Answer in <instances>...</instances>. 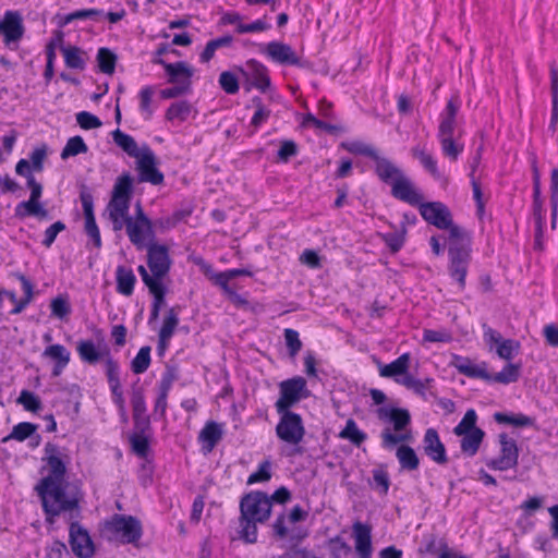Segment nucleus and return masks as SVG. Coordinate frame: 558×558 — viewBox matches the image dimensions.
Wrapping results in <instances>:
<instances>
[{"instance_id":"1","label":"nucleus","mask_w":558,"mask_h":558,"mask_svg":"<svg viewBox=\"0 0 558 558\" xmlns=\"http://www.w3.org/2000/svg\"><path fill=\"white\" fill-rule=\"evenodd\" d=\"M132 195V177L129 173L118 177L113 185L111 198L107 205V211L112 222V229L121 231L125 227L130 241L138 248H142L147 245V241L154 240L155 230H153V221L150 219L142 221L129 216Z\"/></svg>"},{"instance_id":"2","label":"nucleus","mask_w":558,"mask_h":558,"mask_svg":"<svg viewBox=\"0 0 558 558\" xmlns=\"http://www.w3.org/2000/svg\"><path fill=\"white\" fill-rule=\"evenodd\" d=\"M271 513V499L264 492H251L240 501L239 534L248 544L257 541V524L266 522Z\"/></svg>"},{"instance_id":"3","label":"nucleus","mask_w":558,"mask_h":558,"mask_svg":"<svg viewBox=\"0 0 558 558\" xmlns=\"http://www.w3.org/2000/svg\"><path fill=\"white\" fill-rule=\"evenodd\" d=\"M35 490L40 497L47 521L52 522L54 517L62 512H71L78 509L80 498L76 493L69 490V483L56 482L48 486L36 485Z\"/></svg>"},{"instance_id":"4","label":"nucleus","mask_w":558,"mask_h":558,"mask_svg":"<svg viewBox=\"0 0 558 558\" xmlns=\"http://www.w3.org/2000/svg\"><path fill=\"white\" fill-rule=\"evenodd\" d=\"M460 100L457 96H453L448 100L444 111L439 116L437 138L440 143L444 156L451 161H456L464 149L463 144L460 143L458 136H456Z\"/></svg>"},{"instance_id":"5","label":"nucleus","mask_w":558,"mask_h":558,"mask_svg":"<svg viewBox=\"0 0 558 558\" xmlns=\"http://www.w3.org/2000/svg\"><path fill=\"white\" fill-rule=\"evenodd\" d=\"M378 420L385 423H391L395 433L390 427L384 428L380 434L381 445L386 449H391L397 444L412 440V434L407 427L411 423V415L407 409L381 407L376 410Z\"/></svg>"},{"instance_id":"6","label":"nucleus","mask_w":558,"mask_h":558,"mask_svg":"<svg viewBox=\"0 0 558 558\" xmlns=\"http://www.w3.org/2000/svg\"><path fill=\"white\" fill-rule=\"evenodd\" d=\"M40 472L43 477L37 485L48 486L56 482L66 481V470L70 463V457L64 448L56 444L47 442L44 447Z\"/></svg>"},{"instance_id":"7","label":"nucleus","mask_w":558,"mask_h":558,"mask_svg":"<svg viewBox=\"0 0 558 558\" xmlns=\"http://www.w3.org/2000/svg\"><path fill=\"white\" fill-rule=\"evenodd\" d=\"M448 271L451 279L456 280L459 289L465 288V278L471 263V240L469 234L450 240L448 247Z\"/></svg>"},{"instance_id":"8","label":"nucleus","mask_w":558,"mask_h":558,"mask_svg":"<svg viewBox=\"0 0 558 558\" xmlns=\"http://www.w3.org/2000/svg\"><path fill=\"white\" fill-rule=\"evenodd\" d=\"M280 420L276 426V435L283 442L292 446L288 456L302 454L303 450L299 447L305 435V427L300 414L292 411L277 412Z\"/></svg>"},{"instance_id":"9","label":"nucleus","mask_w":558,"mask_h":558,"mask_svg":"<svg viewBox=\"0 0 558 558\" xmlns=\"http://www.w3.org/2000/svg\"><path fill=\"white\" fill-rule=\"evenodd\" d=\"M418 206L420 214L428 223L449 231V241L466 234L465 230L452 222L451 213L445 204L440 202H421Z\"/></svg>"},{"instance_id":"10","label":"nucleus","mask_w":558,"mask_h":558,"mask_svg":"<svg viewBox=\"0 0 558 558\" xmlns=\"http://www.w3.org/2000/svg\"><path fill=\"white\" fill-rule=\"evenodd\" d=\"M280 397L276 401L277 412L290 411L303 398L308 396L306 380L303 377H293L280 383Z\"/></svg>"},{"instance_id":"11","label":"nucleus","mask_w":558,"mask_h":558,"mask_svg":"<svg viewBox=\"0 0 558 558\" xmlns=\"http://www.w3.org/2000/svg\"><path fill=\"white\" fill-rule=\"evenodd\" d=\"M107 530L121 537L123 543H135L142 537L141 521L133 515L114 514L107 522Z\"/></svg>"},{"instance_id":"12","label":"nucleus","mask_w":558,"mask_h":558,"mask_svg":"<svg viewBox=\"0 0 558 558\" xmlns=\"http://www.w3.org/2000/svg\"><path fill=\"white\" fill-rule=\"evenodd\" d=\"M0 34L3 35L5 47L11 50L17 49L19 43L25 34L23 17L19 11H5L0 22Z\"/></svg>"},{"instance_id":"13","label":"nucleus","mask_w":558,"mask_h":558,"mask_svg":"<svg viewBox=\"0 0 558 558\" xmlns=\"http://www.w3.org/2000/svg\"><path fill=\"white\" fill-rule=\"evenodd\" d=\"M260 53L280 65H294L303 68L304 64L293 48L283 41H269L259 46Z\"/></svg>"},{"instance_id":"14","label":"nucleus","mask_w":558,"mask_h":558,"mask_svg":"<svg viewBox=\"0 0 558 558\" xmlns=\"http://www.w3.org/2000/svg\"><path fill=\"white\" fill-rule=\"evenodd\" d=\"M500 456L487 462V466L493 470L506 471L518 465L519 450L514 439L509 438L507 434L499 435Z\"/></svg>"},{"instance_id":"15","label":"nucleus","mask_w":558,"mask_h":558,"mask_svg":"<svg viewBox=\"0 0 558 558\" xmlns=\"http://www.w3.org/2000/svg\"><path fill=\"white\" fill-rule=\"evenodd\" d=\"M157 161L154 151L147 146H143V153L136 157V169L141 182H149L154 185L163 182V174L157 169Z\"/></svg>"},{"instance_id":"16","label":"nucleus","mask_w":558,"mask_h":558,"mask_svg":"<svg viewBox=\"0 0 558 558\" xmlns=\"http://www.w3.org/2000/svg\"><path fill=\"white\" fill-rule=\"evenodd\" d=\"M147 257L151 274L162 282L163 277L169 272L171 266L167 246L156 243L147 245Z\"/></svg>"},{"instance_id":"17","label":"nucleus","mask_w":558,"mask_h":558,"mask_svg":"<svg viewBox=\"0 0 558 558\" xmlns=\"http://www.w3.org/2000/svg\"><path fill=\"white\" fill-rule=\"evenodd\" d=\"M70 545L73 554L80 558H89L94 555V544L88 532L78 523L70 525Z\"/></svg>"},{"instance_id":"18","label":"nucleus","mask_w":558,"mask_h":558,"mask_svg":"<svg viewBox=\"0 0 558 558\" xmlns=\"http://www.w3.org/2000/svg\"><path fill=\"white\" fill-rule=\"evenodd\" d=\"M80 198L85 217V232L93 240L94 245L99 248L101 246V238L94 215L93 195L84 187L80 194Z\"/></svg>"},{"instance_id":"19","label":"nucleus","mask_w":558,"mask_h":558,"mask_svg":"<svg viewBox=\"0 0 558 558\" xmlns=\"http://www.w3.org/2000/svg\"><path fill=\"white\" fill-rule=\"evenodd\" d=\"M484 338L489 343L490 348L493 345L496 347L498 356L507 361L511 360L520 348L519 342L511 339H502L499 332L489 327L485 329Z\"/></svg>"},{"instance_id":"20","label":"nucleus","mask_w":558,"mask_h":558,"mask_svg":"<svg viewBox=\"0 0 558 558\" xmlns=\"http://www.w3.org/2000/svg\"><path fill=\"white\" fill-rule=\"evenodd\" d=\"M355 543V551L359 558H372V527L368 524L356 521L352 525Z\"/></svg>"},{"instance_id":"21","label":"nucleus","mask_w":558,"mask_h":558,"mask_svg":"<svg viewBox=\"0 0 558 558\" xmlns=\"http://www.w3.org/2000/svg\"><path fill=\"white\" fill-rule=\"evenodd\" d=\"M391 194L410 205H420L423 197L415 190L413 183L403 173L391 183Z\"/></svg>"},{"instance_id":"22","label":"nucleus","mask_w":558,"mask_h":558,"mask_svg":"<svg viewBox=\"0 0 558 558\" xmlns=\"http://www.w3.org/2000/svg\"><path fill=\"white\" fill-rule=\"evenodd\" d=\"M423 447L425 453L436 463L445 464L447 462L446 449L440 441L438 433L434 428H428L424 435Z\"/></svg>"},{"instance_id":"23","label":"nucleus","mask_w":558,"mask_h":558,"mask_svg":"<svg viewBox=\"0 0 558 558\" xmlns=\"http://www.w3.org/2000/svg\"><path fill=\"white\" fill-rule=\"evenodd\" d=\"M158 62L163 65L170 83L184 84L186 86L191 85L193 70L185 62L180 61L175 63H166L162 60H159Z\"/></svg>"},{"instance_id":"24","label":"nucleus","mask_w":558,"mask_h":558,"mask_svg":"<svg viewBox=\"0 0 558 558\" xmlns=\"http://www.w3.org/2000/svg\"><path fill=\"white\" fill-rule=\"evenodd\" d=\"M45 357L53 360L52 376L58 377L70 362V351L62 344H51L47 347L43 353Z\"/></svg>"},{"instance_id":"25","label":"nucleus","mask_w":558,"mask_h":558,"mask_svg":"<svg viewBox=\"0 0 558 558\" xmlns=\"http://www.w3.org/2000/svg\"><path fill=\"white\" fill-rule=\"evenodd\" d=\"M451 365L460 374L465 375L468 377L490 380V374H488L485 368L474 365L472 361L468 357L453 355Z\"/></svg>"},{"instance_id":"26","label":"nucleus","mask_w":558,"mask_h":558,"mask_svg":"<svg viewBox=\"0 0 558 558\" xmlns=\"http://www.w3.org/2000/svg\"><path fill=\"white\" fill-rule=\"evenodd\" d=\"M410 353H403L389 364L379 365V375L385 378H392L397 383V378L405 375L410 367Z\"/></svg>"},{"instance_id":"27","label":"nucleus","mask_w":558,"mask_h":558,"mask_svg":"<svg viewBox=\"0 0 558 558\" xmlns=\"http://www.w3.org/2000/svg\"><path fill=\"white\" fill-rule=\"evenodd\" d=\"M117 291L125 296H130L134 291L136 277L131 268L118 266L116 270Z\"/></svg>"},{"instance_id":"28","label":"nucleus","mask_w":558,"mask_h":558,"mask_svg":"<svg viewBox=\"0 0 558 558\" xmlns=\"http://www.w3.org/2000/svg\"><path fill=\"white\" fill-rule=\"evenodd\" d=\"M222 426L214 421L206 423L199 433V440L204 448L210 452L222 437Z\"/></svg>"},{"instance_id":"29","label":"nucleus","mask_w":558,"mask_h":558,"mask_svg":"<svg viewBox=\"0 0 558 558\" xmlns=\"http://www.w3.org/2000/svg\"><path fill=\"white\" fill-rule=\"evenodd\" d=\"M376 162L375 171L380 180L391 183L397 180L403 172L393 165L389 159L381 157L377 154V158L373 159Z\"/></svg>"},{"instance_id":"30","label":"nucleus","mask_w":558,"mask_h":558,"mask_svg":"<svg viewBox=\"0 0 558 558\" xmlns=\"http://www.w3.org/2000/svg\"><path fill=\"white\" fill-rule=\"evenodd\" d=\"M112 140L114 144L130 157L136 158L143 153V146L138 148L135 140L131 135L122 132L120 129L112 132Z\"/></svg>"},{"instance_id":"31","label":"nucleus","mask_w":558,"mask_h":558,"mask_svg":"<svg viewBox=\"0 0 558 558\" xmlns=\"http://www.w3.org/2000/svg\"><path fill=\"white\" fill-rule=\"evenodd\" d=\"M247 68L251 71L252 84L262 92H265L270 86L267 68L256 60H250Z\"/></svg>"},{"instance_id":"32","label":"nucleus","mask_w":558,"mask_h":558,"mask_svg":"<svg viewBox=\"0 0 558 558\" xmlns=\"http://www.w3.org/2000/svg\"><path fill=\"white\" fill-rule=\"evenodd\" d=\"M411 155L413 158L417 159L421 165L432 174L436 180L441 179V173L438 170L437 161L435 158L428 154L425 147L416 145L412 147Z\"/></svg>"},{"instance_id":"33","label":"nucleus","mask_w":558,"mask_h":558,"mask_svg":"<svg viewBox=\"0 0 558 558\" xmlns=\"http://www.w3.org/2000/svg\"><path fill=\"white\" fill-rule=\"evenodd\" d=\"M179 325V312L175 307H171L163 319V324L159 330L160 344H168Z\"/></svg>"},{"instance_id":"34","label":"nucleus","mask_w":558,"mask_h":558,"mask_svg":"<svg viewBox=\"0 0 558 558\" xmlns=\"http://www.w3.org/2000/svg\"><path fill=\"white\" fill-rule=\"evenodd\" d=\"M484 436H485V433L481 428L473 429V432H471V433L461 435L462 452L470 457H473L477 452V450L483 441Z\"/></svg>"},{"instance_id":"35","label":"nucleus","mask_w":558,"mask_h":558,"mask_svg":"<svg viewBox=\"0 0 558 558\" xmlns=\"http://www.w3.org/2000/svg\"><path fill=\"white\" fill-rule=\"evenodd\" d=\"M401 469L407 471H415L420 465V460L414 449L407 445H401L396 452Z\"/></svg>"},{"instance_id":"36","label":"nucleus","mask_w":558,"mask_h":558,"mask_svg":"<svg viewBox=\"0 0 558 558\" xmlns=\"http://www.w3.org/2000/svg\"><path fill=\"white\" fill-rule=\"evenodd\" d=\"M550 92H551V117L550 128L555 129L558 123V65L550 64Z\"/></svg>"},{"instance_id":"37","label":"nucleus","mask_w":558,"mask_h":558,"mask_svg":"<svg viewBox=\"0 0 558 558\" xmlns=\"http://www.w3.org/2000/svg\"><path fill=\"white\" fill-rule=\"evenodd\" d=\"M339 437L351 441L356 447H360L367 438L366 434L357 427L353 418H349L345 422V426L339 433Z\"/></svg>"},{"instance_id":"38","label":"nucleus","mask_w":558,"mask_h":558,"mask_svg":"<svg viewBox=\"0 0 558 558\" xmlns=\"http://www.w3.org/2000/svg\"><path fill=\"white\" fill-rule=\"evenodd\" d=\"M61 51L68 68L76 70L85 69L86 62L80 48L74 46H62Z\"/></svg>"},{"instance_id":"39","label":"nucleus","mask_w":558,"mask_h":558,"mask_svg":"<svg viewBox=\"0 0 558 558\" xmlns=\"http://www.w3.org/2000/svg\"><path fill=\"white\" fill-rule=\"evenodd\" d=\"M494 420L499 424H508L515 427L532 426L534 424V420L532 417L522 413L508 414L504 412H496L494 414Z\"/></svg>"},{"instance_id":"40","label":"nucleus","mask_w":558,"mask_h":558,"mask_svg":"<svg viewBox=\"0 0 558 558\" xmlns=\"http://www.w3.org/2000/svg\"><path fill=\"white\" fill-rule=\"evenodd\" d=\"M76 350L81 360L88 364H96L101 357V352L96 348L92 340L80 341Z\"/></svg>"},{"instance_id":"41","label":"nucleus","mask_w":558,"mask_h":558,"mask_svg":"<svg viewBox=\"0 0 558 558\" xmlns=\"http://www.w3.org/2000/svg\"><path fill=\"white\" fill-rule=\"evenodd\" d=\"M520 364H507L500 372L490 375L489 381H495L504 385L515 383L520 377Z\"/></svg>"},{"instance_id":"42","label":"nucleus","mask_w":558,"mask_h":558,"mask_svg":"<svg viewBox=\"0 0 558 558\" xmlns=\"http://www.w3.org/2000/svg\"><path fill=\"white\" fill-rule=\"evenodd\" d=\"M37 430V425L29 422H22L13 426L12 432L2 438V442H7L9 440H17L24 441L25 439L32 437Z\"/></svg>"},{"instance_id":"43","label":"nucleus","mask_w":558,"mask_h":558,"mask_svg":"<svg viewBox=\"0 0 558 558\" xmlns=\"http://www.w3.org/2000/svg\"><path fill=\"white\" fill-rule=\"evenodd\" d=\"M430 379L426 378L425 380H421L415 378L412 374L407 371L405 375H402L400 378H397V384L404 386L407 389L412 390L418 396L424 397L427 385L429 384Z\"/></svg>"},{"instance_id":"44","label":"nucleus","mask_w":558,"mask_h":558,"mask_svg":"<svg viewBox=\"0 0 558 558\" xmlns=\"http://www.w3.org/2000/svg\"><path fill=\"white\" fill-rule=\"evenodd\" d=\"M88 147L81 136L70 137L61 151V158L68 159L80 154L87 153Z\"/></svg>"},{"instance_id":"45","label":"nucleus","mask_w":558,"mask_h":558,"mask_svg":"<svg viewBox=\"0 0 558 558\" xmlns=\"http://www.w3.org/2000/svg\"><path fill=\"white\" fill-rule=\"evenodd\" d=\"M99 70L105 74H112L116 69L117 56L108 48H100L97 53Z\"/></svg>"},{"instance_id":"46","label":"nucleus","mask_w":558,"mask_h":558,"mask_svg":"<svg viewBox=\"0 0 558 558\" xmlns=\"http://www.w3.org/2000/svg\"><path fill=\"white\" fill-rule=\"evenodd\" d=\"M233 41L232 36L226 35L207 43L204 51L201 54L202 62H208L215 54L216 50L221 47H229Z\"/></svg>"},{"instance_id":"47","label":"nucleus","mask_w":558,"mask_h":558,"mask_svg":"<svg viewBox=\"0 0 558 558\" xmlns=\"http://www.w3.org/2000/svg\"><path fill=\"white\" fill-rule=\"evenodd\" d=\"M150 365V347H142L132 360L131 368L134 374H143Z\"/></svg>"},{"instance_id":"48","label":"nucleus","mask_w":558,"mask_h":558,"mask_svg":"<svg viewBox=\"0 0 558 558\" xmlns=\"http://www.w3.org/2000/svg\"><path fill=\"white\" fill-rule=\"evenodd\" d=\"M131 403L133 408V417L135 421L141 420L146 413V402L144 391L141 387H133L131 395Z\"/></svg>"},{"instance_id":"49","label":"nucleus","mask_w":558,"mask_h":558,"mask_svg":"<svg viewBox=\"0 0 558 558\" xmlns=\"http://www.w3.org/2000/svg\"><path fill=\"white\" fill-rule=\"evenodd\" d=\"M477 415L475 410L469 409L460 423L453 428V433L457 436H461L466 433L473 432V429H480L476 427Z\"/></svg>"},{"instance_id":"50","label":"nucleus","mask_w":558,"mask_h":558,"mask_svg":"<svg viewBox=\"0 0 558 558\" xmlns=\"http://www.w3.org/2000/svg\"><path fill=\"white\" fill-rule=\"evenodd\" d=\"M191 109H192L191 105L185 100L174 102L168 108L166 118L170 121H173V120L184 121L187 119L189 114L191 113Z\"/></svg>"},{"instance_id":"51","label":"nucleus","mask_w":558,"mask_h":558,"mask_svg":"<svg viewBox=\"0 0 558 558\" xmlns=\"http://www.w3.org/2000/svg\"><path fill=\"white\" fill-rule=\"evenodd\" d=\"M17 403L22 404L25 410L34 413L41 409L40 399L34 392L28 390L21 391Z\"/></svg>"},{"instance_id":"52","label":"nucleus","mask_w":558,"mask_h":558,"mask_svg":"<svg viewBox=\"0 0 558 558\" xmlns=\"http://www.w3.org/2000/svg\"><path fill=\"white\" fill-rule=\"evenodd\" d=\"M345 149L351 154L367 156L372 159L377 158L378 151L372 145L354 141L344 145Z\"/></svg>"},{"instance_id":"53","label":"nucleus","mask_w":558,"mask_h":558,"mask_svg":"<svg viewBox=\"0 0 558 558\" xmlns=\"http://www.w3.org/2000/svg\"><path fill=\"white\" fill-rule=\"evenodd\" d=\"M104 14L102 11L97 9H83L74 11L68 15H65L60 23L61 26H64L75 20H84V19H96L97 16H101Z\"/></svg>"},{"instance_id":"54","label":"nucleus","mask_w":558,"mask_h":558,"mask_svg":"<svg viewBox=\"0 0 558 558\" xmlns=\"http://www.w3.org/2000/svg\"><path fill=\"white\" fill-rule=\"evenodd\" d=\"M533 217L536 223V238L538 239L542 235L544 223L542 193H533Z\"/></svg>"},{"instance_id":"55","label":"nucleus","mask_w":558,"mask_h":558,"mask_svg":"<svg viewBox=\"0 0 558 558\" xmlns=\"http://www.w3.org/2000/svg\"><path fill=\"white\" fill-rule=\"evenodd\" d=\"M405 236V228L402 227L400 231L389 232L384 234V241L392 252H398L403 243Z\"/></svg>"},{"instance_id":"56","label":"nucleus","mask_w":558,"mask_h":558,"mask_svg":"<svg viewBox=\"0 0 558 558\" xmlns=\"http://www.w3.org/2000/svg\"><path fill=\"white\" fill-rule=\"evenodd\" d=\"M270 468H271V464L268 460L263 461L259 464L258 470L248 476L247 484L251 485V484H255V483H259V482L269 481L271 477Z\"/></svg>"},{"instance_id":"57","label":"nucleus","mask_w":558,"mask_h":558,"mask_svg":"<svg viewBox=\"0 0 558 558\" xmlns=\"http://www.w3.org/2000/svg\"><path fill=\"white\" fill-rule=\"evenodd\" d=\"M219 84L227 94L233 95L239 90L238 78L229 71H225L220 74Z\"/></svg>"},{"instance_id":"58","label":"nucleus","mask_w":558,"mask_h":558,"mask_svg":"<svg viewBox=\"0 0 558 558\" xmlns=\"http://www.w3.org/2000/svg\"><path fill=\"white\" fill-rule=\"evenodd\" d=\"M284 340L290 356L294 357L302 348V342L299 338V332L294 329L287 328L284 330Z\"/></svg>"},{"instance_id":"59","label":"nucleus","mask_w":558,"mask_h":558,"mask_svg":"<svg viewBox=\"0 0 558 558\" xmlns=\"http://www.w3.org/2000/svg\"><path fill=\"white\" fill-rule=\"evenodd\" d=\"M76 122L84 130H92L101 126V121L87 111H81L76 114Z\"/></svg>"},{"instance_id":"60","label":"nucleus","mask_w":558,"mask_h":558,"mask_svg":"<svg viewBox=\"0 0 558 558\" xmlns=\"http://www.w3.org/2000/svg\"><path fill=\"white\" fill-rule=\"evenodd\" d=\"M63 230H65V225L62 221H56L46 229L41 244L45 247H50L54 242L57 235Z\"/></svg>"},{"instance_id":"61","label":"nucleus","mask_w":558,"mask_h":558,"mask_svg":"<svg viewBox=\"0 0 558 558\" xmlns=\"http://www.w3.org/2000/svg\"><path fill=\"white\" fill-rule=\"evenodd\" d=\"M130 440L133 451L140 458H146L149 451L148 439L143 435H133Z\"/></svg>"},{"instance_id":"62","label":"nucleus","mask_w":558,"mask_h":558,"mask_svg":"<svg viewBox=\"0 0 558 558\" xmlns=\"http://www.w3.org/2000/svg\"><path fill=\"white\" fill-rule=\"evenodd\" d=\"M253 101L256 102V110H255V113H254V116H253V118L251 120V124L254 128H258L259 125H262L264 122L267 121V119L270 116V110L267 109L262 104L259 98H254Z\"/></svg>"},{"instance_id":"63","label":"nucleus","mask_w":558,"mask_h":558,"mask_svg":"<svg viewBox=\"0 0 558 558\" xmlns=\"http://www.w3.org/2000/svg\"><path fill=\"white\" fill-rule=\"evenodd\" d=\"M239 34L262 33L271 28V25L265 19H258L252 23L240 25Z\"/></svg>"},{"instance_id":"64","label":"nucleus","mask_w":558,"mask_h":558,"mask_svg":"<svg viewBox=\"0 0 558 558\" xmlns=\"http://www.w3.org/2000/svg\"><path fill=\"white\" fill-rule=\"evenodd\" d=\"M68 554L65 544L60 541H53L45 548L46 558H63Z\"/></svg>"}]
</instances>
